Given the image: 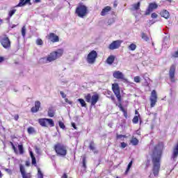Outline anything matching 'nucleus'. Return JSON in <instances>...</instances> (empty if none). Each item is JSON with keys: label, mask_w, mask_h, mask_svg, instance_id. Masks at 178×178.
Here are the masks:
<instances>
[{"label": "nucleus", "mask_w": 178, "mask_h": 178, "mask_svg": "<svg viewBox=\"0 0 178 178\" xmlns=\"http://www.w3.org/2000/svg\"><path fill=\"white\" fill-rule=\"evenodd\" d=\"M63 55V49H60L57 51L51 53L46 58L47 62H54V60H56L58 58H60Z\"/></svg>", "instance_id": "2"}, {"label": "nucleus", "mask_w": 178, "mask_h": 178, "mask_svg": "<svg viewBox=\"0 0 178 178\" xmlns=\"http://www.w3.org/2000/svg\"><path fill=\"white\" fill-rule=\"evenodd\" d=\"M5 170L6 172H7V173H8V175H12V170L9 168H6Z\"/></svg>", "instance_id": "52"}, {"label": "nucleus", "mask_w": 178, "mask_h": 178, "mask_svg": "<svg viewBox=\"0 0 178 178\" xmlns=\"http://www.w3.org/2000/svg\"><path fill=\"white\" fill-rule=\"evenodd\" d=\"M142 77H143V79H144V80L145 81L144 85L146 87H148V86H149L148 81H149V78L148 77V74L145 73V74H142Z\"/></svg>", "instance_id": "17"}, {"label": "nucleus", "mask_w": 178, "mask_h": 178, "mask_svg": "<svg viewBox=\"0 0 178 178\" xmlns=\"http://www.w3.org/2000/svg\"><path fill=\"white\" fill-rule=\"evenodd\" d=\"M38 123L42 127H47V118H40L38 120Z\"/></svg>", "instance_id": "16"}, {"label": "nucleus", "mask_w": 178, "mask_h": 178, "mask_svg": "<svg viewBox=\"0 0 178 178\" xmlns=\"http://www.w3.org/2000/svg\"><path fill=\"white\" fill-rule=\"evenodd\" d=\"M76 13L79 17H85V16H87V6L79 5L76 9Z\"/></svg>", "instance_id": "6"}, {"label": "nucleus", "mask_w": 178, "mask_h": 178, "mask_svg": "<svg viewBox=\"0 0 178 178\" xmlns=\"http://www.w3.org/2000/svg\"><path fill=\"white\" fill-rule=\"evenodd\" d=\"M35 152L36 154H38L40 155V148H38V147H35Z\"/></svg>", "instance_id": "54"}, {"label": "nucleus", "mask_w": 178, "mask_h": 178, "mask_svg": "<svg viewBox=\"0 0 178 178\" xmlns=\"http://www.w3.org/2000/svg\"><path fill=\"white\" fill-rule=\"evenodd\" d=\"M126 135H119L117 134V139L118 140H122V138H126Z\"/></svg>", "instance_id": "43"}, {"label": "nucleus", "mask_w": 178, "mask_h": 178, "mask_svg": "<svg viewBox=\"0 0 178 178\" xmlns=\"http://www.w3.org/2000/svg\"><path fill=\"white\" fill-rule=\"evenodd\" d=\"M13 145V149H14L15 152H16V147H15V145H13V143H12Z\"/></svg>", "instance_id": "57"}, {"label": "nucleus", "mask_w": 178, "mask_h": 178, "mask_svg": "<svg viewBox=\"0 0 178 178\" xmlns=\"http://www.w3.org/2000/svg\"><path fill=\"white\" fill-rule=\"evenodd\" d=\"M161 15L162 17H164V19H168L170 16L169 11L163 10V12L161 13Z\"/></svg>", "instance_id": "21"}, {"label": "nucleus", "mask_w": 178, "mask_h": 178, "mask_svg": "<svg viewBox=\"0 0 178 178\" xmlns=\"http://www.w3.org/2000/svg\"><path fill=\"white\" fill-rule=\"evenodd\" d=\"M158 8V5L156 3H151L149 5L147 10H146L145 15H148L152 12L154 9H156Z\"/></svg>", "instance_id": "14"}, {"label": "nucleus", "mask_w": 178, "mask_h": 178, "mask_svg": "<svg viewBox=\"0 0 178 178\" xmlns=\"http://www.w3.org/2000/svg\"><path fill=\"white\" fill-rule=\"evenodd\" d=\"M35 2L36 3H39V2H41V0H35Z\"/></svg>", "instance_id": "61"}, {"label": "nucleus", "mask_w": 178, "mask_h": 178, "mask_svg": "<svg viewBox=\"0 0 178 178\" xmlns=\"http://www.w3.org/2000/svg\"><path fill=\"white\" fill-rule=\"evenodd\" d=\"M86 102L91 104V106H95V104L99 101V95L95 94L91 96V94L88 93L84 97Z\"/></svg>", "instance_id": "3"}, {"label": "nucleus", "mask_w": 178, "mask_h": 178, "mask_svg": "<svg viewBox=\"0 0 178 178\" xmlns=\"http://www.w3.org/2000/svg\"><path fill=\"white\" fill-rule=\"evenodd\" d=\"M47 124H49L51 127H54V126H55V122H54L52 119L47 118Z\"/></svg>", "instance_id": "31"}, {"label": "nucleus", "mask_w": 178, "mask_h": 178, "mask_svg": "<svg viewBox=\"0 0 178 178\" xmlns=\"http://www.w3.org/2000/svg\"><path fill=\"white\" fill-rule=\"evenodd\" d=\"M3 60H5V58L0 56V63H2V62H3Z\"/></svg>", "instance_id": "56"}, {"label": "nucleus", "mask_w": 178, "mask_h": 178, "mask_svg": "<svg viewBox=\"0 0 178 178\" xmlns=\"http://www.w3.org/2000/svg\"><path fill=\"white\" fill-rule=\"evenodd\" d=\"M27 131L29 134H33V133H35V130H34V128L33 127L28 128Z\"/></svg>", "instance_id": "34"}, {"label": "nucleus", "mask_w": 178, "mask_h": 178, "mask_svg": "<svg viewBox=\"0 0 178 178\" xmlns=\"http://www.w3.org/2000/svg\"><path fill=\"white\" fill-rule=\"evenodd\" d=\"M131 143H132V145H138V140L136 138H133L132 140H131Z\"/></svg>", "instance_id": "32"}, {"label": "nucleus", "mask_w": 178, "mask_h": 178, "mask_svg": "<svg viewBox=\"0 0 178 178\" xmlns=\"http://www.w3.org/2000/svg\"><path fill=\"white\" fill-rule=\"evenodd\" d=\"M133 165V161H131L127 166V168L125 171V175H127V173H129L130 168H131V166Z\"/></svg>", "instance_id": "33"}, {"label": "nucleus", "mask_w": 178, "mask_h": 178, "mask_svg": "<svg viewBox=\"0 0 178 178\" xmlns=\"http://www.w3.org/2000/svg\"><path fill=\"white\" fill-rule=\"evenodd\" d=\"M141 38L143 40H144V41H146V42L149 41V38L145 33H142Z\"/></svg>", "instance_id": "24"}, {"label": "nucleus", "mask_w": 178, "mask_h": 178, "mask_svg": "<svg viewBox=\"0 0 178 178\" xmlns=\"http://www.w3.org/2000/svg\"><path fill=\"white\" fill-rule=\"evenodd\" d=\"M97 58H98V53H97V51L92 50L90 51L86 58V61L90 65H93V63H95V60H97Z\"/></svg>", "instance_id": "5"}, {"label": "nucleus", "mask_w": 178, "mask_h": 178, "mask_svg": "<svg viewBox=\"0 0 178 178\" xmlns=\"http://www.w3.org/2000/svg\"><path fill=\"white\" fill-rule=\"evenodd\" d=\"M18 149L21 155H23V154H24V149L23 148V145H19Z\"/></svg>", "instance_id": "29"}, {"label": "nucleus", "mask_w": 178, "mask_h": 178, "mask_svg": "<svg viewBox=\"0 0 178 178\" xmlns=\"http://www.w3.org/2000/svg\"><path fill=\"white\" fill-rule=\"evenodd\" d=\"M108 94L110 96H107V97L108 98H111V101H113V102L115 103L116 102V99H115V96L111 95V94H112V92L109 91V92H108Z\"/></svg>", "instance_id": "30"}, {"label": "nucleus", "mask_w": 178, "mask_h": 178, "mask_svg": "<svg viewBox=\"0 0 178 178\" xmlns=\"http://www.w3.org/2000/svg\"><path fill=\"white\" fill-rule=\"evenodd\" d=\"M58 125L60 127V129H65V124H63V122H59Z\"/></svg>", "instance_id": "49"}, {"label": "nucleus", "mask_w": 178, "mask_h": 178, "mask_svg": "<svg viewBox=\"0 0 178 178\" xmlns=\"http://www.w3.org/2000/svg\"><path fill=\"white\" fill-rule=\"evenodd\" d=\"M65 102L67 104H69V105H72V104H73V102L69 100L67 98H65Z\"/></svg>", "instance_id": "50"}, {"label": "nucleus", "mask_w": 178, "mask_h": 178, "mask_svg": "<svg viewBox=\"0 0 178 178\" xmlns=\"http://www.w3.org/2000/svg\"><path fill=\"white\" fill-rule=\"evenodd\" d=\"M127 147V144L124 142L121 143V147L126 148Z\"/></svg>", "instance_id": "51"}, {"label": "nucleus", "mask_w": 178, "mask_h": 178, "mask_svg": "<svg viewBox=\"0 0 178 178\" xmlns=\"http://www.w3.org/2000/svg\"><path fill=\"white\" fill-rule=\"evenodd\" d=\"M136 115H138V111H136Z\"/></svg>", "instance_id": "64"}, {"label": "nucleus", "mask_w": 178, "mask_h": 178, "mask_svg": "<svg viewBox=\"0 0 178 178\" xmlns=\"http://www.w3.org/2000/svg\"><path fill=\"white\" fill-rule=\"evenodd\" d=\"M122 44V41L120 40H115L113 41L110 45L108 46V49L111 51H113V49H118L120 47V45Z\"/></svg>", "instance_id": "10"}, {"label": "nucleus", "mask_w": 178, "mask_h": 178, "mask_svg": "<svg viewBox=\"0 0 178 178\" xmlns=\"http://www.w3.org/2000/svg\"><path fill=\"white\" fill-rule=\"evenodd\" d=\"M22 35L24 37L26 36V26H23L22 29Z\"/></svg>", "instance_id": "44"}, {"label": "nucleus", "mask_w": 178, "mask_h": 178, "mask_svg": "<svg viewBox=\"0 0 178 178\" xmlns=\"http://www.w3.org/2000/svg\"><path fill=\"white\" fill-rule=\"evenodd\" d=\"M116 106H118V108H120L121 112H123L124 118H127V111H126L124 108H123L122 104L120 103L118 105L116 104Z\"/></svg>", "instance_id": "19"}, {"label": "nucleus", "mask_w": 178, "mask_h": 178, "mask_svg": "<svg viewBox=\"0 0 178 178\" xmlns=\"http://www.w3.org/2000/svg\"><path fill=\"white\" fill-rule=\"evenodd\" d=\"M0 42L2 47L5 48V49H10L12 42H10V40H9V38L8 36H4L1 38Z\"/></svg>", "instance_id": "8"}, {"label": "nucleus", "mask_w": 178, "mask_h": 178, "mask_svg": "<svg viewBox=\"0 0 178 178\" xmlns=\"http://www.w3.org/2000/svg\"><path fill=\"white\" fill-rule=\"evenodd\" d=\"M116 6H118V3H114V8H116Z\"/></svg>", "instance_id": "62"}, {"label": "nucleus", "mask_w": 178, "mask_h": 178, "mask_svg": "<svg viewBox=\"0 0 178 178\" xmlns=\"http://www.w3.org/2000/svg\"><path fill=\"white\" fill-rule=\"evenodd\" d=\"M78 102L81 104V106L83 108H87V104L86 103V101H84L83 99H78Z\"/></svg>", "instance_id": "23"}, {"label": "nucleus", "mask_w": 178, "mask_h": 178, "mask_svg": "<svg viewBox=\"0 0 178 178\" xmlns=\"http://www.w3.org/2000/svg\"><path fill=\"white\" fill-rule=\"evenodd\" d=\"M22 177L23 178H31V174L30 173H24V174H22Z\"/></svg>", "instance_id": "39"}, {"label": "nucleus", "mask_w": 178, "mask_h": 178, "mask_svg": "<svg viewBox=\"0 0 178 178\" xmlns=\"http://www.w3.org/2000/svg\"><path fill=\"white\" fill-rule=\"evenodd\" d=\"M113 76L114 79H118L121 80L124 79V74H123V73L120 71H115L113 74Z\"/></svg>", "instance_id": "13"}, {"label": "nucleus", "mask_w": 178, "mask_h": 178, "mask_svg": "<svg viewBox=\"0 0 178 178\" xmlns=\"http://www.w3.org/2000/svg\"><path fill=\"white\" fill-rule=\"evenodd\" d=\"M133 123L136 124V123H138V116L136 115L133 120H132Z\"/></svg>", "instance_id": "42"}, {"label": "nucleus", "mask_w": 178, "mask_h": 178, "mask_svg": "<svg viewBox=\"0 0 178 178\" xmlns=\"http://www.w3.org/2000/svg\"><path fill=\"white\" fill-rule=\"evenodd\" d=\"M62 178H67V175L64 174L62 177Z\"/></svg>", "instance_id": "58"}, {"label": "nucleus", "mask_w": 178, "mask_h": 178, "mask_svg": "<svg viewBox=\"0 0 178 178\" xmlns=\"http://www.w3.org/2000/svg\"><path fill=\"white\" fill-rule=\"evenodd\" d=\"M19 170L21 172L22 175L26 173V170H24V166L20 165Z\"/></svg>", "instance_id": "41"}, {"label": "nucleus", "mask_w": 178, "mask_h": 178, "mask_svg": "<svg viewBox=\"0 0 178 178\" xmlns=\"http://www.w3.org/2000/svg\"><path fill=\"white\" fill-rule=\"evenodd\" d=\"M54 149L59 156H66V154H67V150L66 149V147L65 145L57 143L54 146Z\"/></svg>", "instance_id": "4"}, {"label": "nucleus", "mask_w": 178, "mask_h": 178, "mask_svg": "<svg viewBox=\"0 0 178 178\" xmlns=\"http://www.w3.org/2000/svg\"><path fill=\"white\" fill-rule=\"evenodd\" d=\"M135 83H140L141 78L139 76H135L134 79Z\"/></svg>", "instance_id": "40"}, {"label": "nucleus", "mask_w": 178, "mask_h": 178, "mask_svg": "<svg viewBox=\"0 0 178 178\" xmlns=\"http://www.w3.org/2000/svg\"><path fill=\"white\" fill-rule=\"evenodd\" d=\"M149 24H154V23H155V22H152L151 20H149Z\"/></svg>", "instance_id": "60"}, {"label": "nucleus", "mask_w": 178, "mask_h": 178, "mask_svg": "<svg viewBox=\"0 0 178 178\" xmlns=\"http://www.w3.org/2000/svg\"><path fill=\"white\" fill-rule=\"evenodd\" d=\"M151 17H152V19H156V17H158V14H156V13H152V15H151Z\"/></svg>", "instance_id": "48"}, {"label": "nucleus", "mask_w": 178, "mask_h": 178, "mask_svg": "<svg viewBox=\"0 0 178 178\" xmlns=\"http://www.w3.org/2000/svg\"><path fill=\"white\" fill-rule=\"evenodd\" d=\"M26 0H19V3L17 5V6H15V8H22V7H23V3Z\"/></svg>", "instance_id": "37"}, {"label": "nucleus", "mask_w": 178, "mask_h": 178, "mask_svg": "<svg viewBox=\"0 0 178 178\" xmlns=\"http://www.w3.org/2000/svg\"><path fill=\"white\" fill-rule=\"evenodd\" d=\"M165 45H166V43H165V42L163 44V47H165Z\"/></svg>", "instance_id": "63"}, {"label": "nucleus", "mask_w": 178, "mask_h": 178, "mask_svg": "<svg viewBox=\"0 0 178 178\" xmlns=\"http://www.w3.org/2000/svg\"><path fill=\"white\" fill-rule=\"evenodd\" d=\"M113 62H115V56H110L106 59V63H108V65H112Z\"/></svg>", "instance_id": "20"}, {"label": "nucleus", "mask_w": 178, "mask_h": 178, "mask_svg": "<svg viewBox=\"0 0 178 178\" xmlns=\"http://www.w3.org/2000/svg\"><path fill=\"white\" fill-rule=\"evenodd\" d=\"M54 115H55V113L54 112V111H52V109H49L48 111V116L49 118H54Z\"/></svg>", "instance_id": "36"}, {"label": "nucleus", "mask_w": 178, "mask_h": 178, "mask_svg": "<svg viewBox=\"0 0 178 178\" xmlns=\"http://www.w3.org/2000/svg\"><path fill=\"white\" fill-rule=\"evenodd\" d=\"M16 9H13V10H10L8 13V16L9 17H12V16L14 15L15 13H16Z\"/></svg>", "instance_id": "35"}, {"label": "nucleus", "mask_w": 178, "mask_h": 178, "mask_svg": "<svg viewBox=\"0 0 178 178\" xmlns=\"http://www.w3.org/2000/svg\"><path fill=\"white\" fill-rule=\"evenodd\" d=\"M31 0H25L24 2H22L23 6H26L27 3H29V5H31V3H30Z\"/></svg>", "instance_id": "45"}, {"label": "nucleus", "mask_w": 178, "mask_h": 178, "mask_svg": "<svg viewBox=\"0 0 178 178\" xmlns=\"http://www.w3.org/2000/svg\"><path fill=\"white\" fill-rule=\"evenodd\" d=\"M36 44L38 45H43L44 44V42L40 38H38V39L36 40Z\"/></svg>", "instance_id": "38"}, {"label": "nucleus", "mask_w": 178, "mask_h": 178, "mask_svg": "<svg viewBox=\"0 0 178 178\" xmlns=\"http://www.w3.org/2000/svg\"><path fill=\"white\" fill-rule=\"evenodd\" d=\"M89 148H90V149L93 151V152H97L95 151V143H94V142H90V145H89Z\"/></svg>", "instance_id": "25"}, {"label": "nucleus", "mask_w": 178, "mask_h": 178, "mask_svg": "<svg viewBox=\"0 0 178 178\" xmlns=\"http://www.w3.org/2000/svg\"><path fill=\"white\" fill-rule=\"evenodd\" d=\"M163 150V145L159 144L155 146L152 156V162L153 165L152 172L154 176L159 175L161 169V158H162V151Z\"/></svg>", "instance_id": "1"}, {"label": "nucleus", "mask_w": 178, "mask_h": 178, "mask_svg": "<svg viewBox=\"0 0 178 178\" xmlns=\"http://www.w3.org/2000/svg\"><path fill=\"white\" fill-rule=\"evenodd\" d=\"M158 99V96L156 95V91L155 90L152 91V94L150 96V106L151 108H154L155 106V104H156V101Z\"/></svg>", "instance_id": "9"}, {"label": "nucleus", "mask_w": 178, "mask_h": 178, "mask_svg": "<svg viewBox=\"0 0 178 178\" xmlns=\"http://www.w3.org/2000/svg\"><path fill=\"white\" fill-rule=\"evenodd\" d=\"M176 72V66L172 65L170 68L169 76L171 81L175 83V72Z\"/></svg>", "instance_id": "11"}, {"label": "nucleus", "mask_w": 178, "mask_h": 178, "mask_svg": "<svg viewBox=\"0 0 178 178\" xmlns=\"http://www.w3.org/2000/svg\"><path fill=\"white\" fill-rule=\"evenodd\" d=\"M136 48H137V45H136L134 43L131 44L128 47V49H129L130 51H136Z\"/></svg>", "instance_id": "26"}, {"label": "nucleus", "mask_w": 178, "mask_h": 178, "mask_svg": "<svg viewBox=\"0 0 178 178\" xmlns=\"http://www.w3.org/2000/svg\"><path fill=\"white\" fill-rule=\"evenodd\" d=\"M60 94L62 98H66V95L65 94V92H63V91H60Z\"/></svg>", "instance_id": "53"}, {"label": "nucleus", "mask_w": 178, "mask_h": 178, "mask_svg": "<svg viewBox=\"0 0 178 178\" xmlns=\"http://www.w3.org/2000/svg\"><path fill=\"white\" fill-rule=\"evenodd\" d=\"M38 178H44V174L40 168H38Z\"/></svg>", "instance_id": "27"}, {"label": "nucleus", "mask_w": 178, "mask_h": 178, "mask_svg": "<svg viewBox=\"0 0 178 178\" xmlns=\"http://www.w3.org/2000/svg\"><path fill=\"white\" fill-rule=\"evenodd\" d=\"M112 90H113L118 102H122V96L120 95V88H119V84L113 83L112 85Z\"/></svg>", "instance_id": "7"}, {"label": "nucleus", "mask_w": 178, "mask_h": 178, "mask_svg": "<svg viewBox=\"0 0 178 178\" xmlns=\"http://www.w3.org/2000/svg\"><path fill=\"white\" fill-rule=\"evenodd\" d=\"M112 8H111V6H106L101 13L102 16H105V15H106L108 13V12H111V10Z\"/></svg>", "instance_id": "18"}, {"label": "nucleus", "mask_w": 178, "mask_h": 178, "mask_svg": "<svg viewBox=\"0 0 178 178\" xmlns=\"http://www.w3.org/2000/svg\"><path fill=\"white\" fill-rule=\"evenodd\" d=\"M86 163V157H83V168H84V169L87 168V165Z\"/></svg>", "instance_id": "46"}, {"label": "nucleus", "mask_w": 178, "mask_h": 178, "mask_svg": "<svg viewBox=\"0 0 178 178\" xmlns=\"http://www.w3.org/2000/svg\"><path fill=\"white\" fill-rule=\"evenodd\" d=\"M72 127H73L75 130H77V127H76V123L72 122Z\"/></svg>", "instance_id": "55"}, {"label": "nucleus", "mask_w": 178, "mask_h": 178, "mask_svg": "<svg viewBox=\"0 0 178 178\" xmlns=\"http://www.w3.org/2000/svg\"><path fill=\"white\" fill-rule=\"evenodd\" d=\"M41 106V102L37 101L35 102V106L32 107L31 111L33 113H37L38 111H40V108Z\"/></svg>", "instance_id": "15"}, {"label": "nucleus", "mask_w": 178, "mask_h": 178, "mask_svg": "<svg viewBox=\"0 0 178 178\" xmlns=\"http://www.w3.org/2000/svg\"><path fill=\"white\" fill-rule=\"evenodd\" d=\"M150 163H151V161L150 160H147L146 161V163H145V165H146L145 168L146 169H148V168L149 167Z\"/></svg>", "instance_id": "47"}, {"label": "nucleus", "mask_w": 178, "mask_h": 178, "mask_svg": "<svg viewBox=\"0 0 178 178\" xmlns=\"http://www.w3.org/2000/svg\"><path fill=\"white\" fill-rule=\"evenodd\" d=\"M48 39L51 41V42H59V36L54 33H50L48 35Z\"/></svg>", "instance_id": "12"}, {"label": "nucleus", "mask_w": 178, "mask_h": 178, "mask_svg": "<svg viewBox=\"0 0 178 178\" xmlns=\"http://www.w3.org/2000/svg\"><path fill=\"white\" fill-rule=\"evenodd\" d=\"M15 120H19V115H15Z\"/></svg>", "instance_id": "59"}, {"label": "nucleus", "mask_w": 178, "mask_h": 178, "mask_svg": "<svg viewBox=\"0 0 178 178\" xmlns=\"http://www.w3.org/2000/svg\"><path fill=\"white\" fill-rule=\"evenodd\" d=\"M30 155L32 159V165H34L35 166V165H37V160H35V156H34V154L33 153V152L30 151Z\"/></svg>", "instance_id": "22"}, {"label": "nucleus", "mask_w": 178, "mask_h": 178, "mask_svg": "<svg viewBox=\"0 0 178 178\" xmlns=\"http://www.w3.org/2000/svg\"><path fill=\"white\" fill-rule=\"evenodd\" d=\"M140 2H138L137 3H135L134 5H132V8L134 10H138V9H140Z\"/></svg>", "instance_id": "28"}]
</instances>
